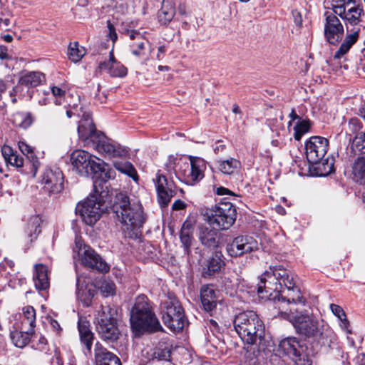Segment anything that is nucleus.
<instances>
[{
	"instance_id": "20",
	"label": "nucleus",
	"mask_w": 365,
	"mask_h": 365,
	"mask_svg": "<svg viewBox=\"0 0 365 365\" xmlns=\"http://www.w3.org/2000/svg\"><path fill=\"white\" fill-rule=\"evenodd\" d=\"M303 347L295 337H287L280 341L277 351L279 354L288 356L295 363H298L302 359H304Z\"/></svg>"
},
{
	"instance_id": "27",
	"label": "nucleus",
	"mask_w": 365,
	"mask_h": 365,
	"mask_svg": "<svg viewBox=\"0 0 365 365\" xmlns=\"http://www.w3.org/2000/svg\"><path fill=\"white\" fill-rule=\"evenodd\" d=\"M359 32L360 28L359 27L354 28L350 31L348 30V33L345 36V38L334 56V58L339 59L348 53L351 46L357 41Z\"/></svg>"
},
{
	"instance_id": "47",
	"label": "nucleus",
	"mask_w": 365,
	"mask_h": 365,
	"mask_svg": "<svg viewBox=\"0 0 365 365\" xmlns=\"http://www.w3.org/2000/svg\"><path fill=\"white\" fill-rule=\"evenodd\" d=\"M351 149L355 152L365 153V132L355 135L352 139Z\"/></svg>"
},
{
	"instance_id": "50",
	"label": "nucleus",
	"mask_w": 365,
	"mask_h": 365,
	"mask_svg": "<svg viewBox=\"0 0 365 365\" xmlns=\"http://www.w3.org/2000/svg\"><path fill=\"white\" fill-rule=\"evenodd\" d=\"M349 129L352 133V134L356 135L359 133L362 132L361 129L363 125L359 119L356 118H352L350 119L349 124Z\"/></svg>"
},
{
	"instance_id": "55",
	"label": "nucleus",
	"mask_w": 365,
	"mask_h": 365,
	"mask_svg": "<svg viewBox=\"0 0 365 365\" xmlns=\"http://www.w3.org/2000/svg\"><path fill=\"white\" fill-rule=\"evenodd\" d=\"M107 24H108V31H109V34H108L109 37L112 40L113 43H114L116 41L117 38H118V36H117V34L115 32V27L110 23V21H107Z\"/></svg>"
},
{
	"instance_id": "1",
	"label": "nucleus",
	"mask_w": 365,
	"mask_h": 365,
	"mask_svg": "<svg viewBox=\"0 0 365 365\" xmlns=\"http://www.w3.org/2000/svg\"><path fill=\"white\" fill-rule=\"evenodd\" d=\"M71 162L76 172L82 176H92L95 192L104 195V185L115 176V172L107 165L87 151L76 150L71 155Z\"/></svg>"
},
{
	"instance_id": "11",
	"label": "nucleus",
	"mask_w": 365,
	"mask_h": 365,
	"mask_svg": "<svg viewBox=\"0 0 365 365\" xmlns=\"http://www.w3.org/2000/svg\"><path fill=\"white\" fill-rule=\"evenodd\" d=\"M284 292H271L267 296H262V298L267 297L269 300H273L274 307L279 310V313L284 318H286L291 313H288V306L290 304H304L305 299L301 294L300 289L293 284L292 287H285Z\"/></svg>"
},
{
	"instance_id": "63",
	"label": "nucleus",
	"mask_w": 365,
	"mask_h": 365,
	"mask_svg": "<svg viewBox=\"0 0 365 365\" xmlns=\"http://www.w3.org/2000/svg\"><path fill=\"white\" fill-rule=\"evenodd\" d=\"M50 324H51V326L52 327V328L59 332L61 331V327H60V324H58V322L55 320V319H51V322H50Z\"/></svg>"
},
{
	"instance_id": "41",
	"label": "nucleus",
	"mask_w": 365,
	"mask_h": 365,
	"mask_svg": "<svg viewBox=\"0 0 365 365\" xmlns=\"http://www.w3.org/2000/svg\"><path fill=\"white\" fill-rule=\"evenodd\" d=\"M36 326V311L31 306H26L23 309V319L21 329L32 328Z\"/></svg>"
},
{
	"instance_id": "9",
	"label": "nucleus",
	"mask_w": 365,
	"mask_h": 365,
	"mask_svg": "<svg viewBox=\"0 0 365 365\" xmlns=\"http://www.w3.org/2000/svg\"><path fill=\"white\" fill-rule=\"evenodd\" d=\"M116 310L110 306H101L96 317V329L101 338L107 342L117 341L120 334L115 317Z\"/></svg>"
},
{
	"instance_id": "8",
	"label": "nucleus",
	"mask_w": 365,
	"mask_h": 365,
	"mask_svg": "<svg viewBox=\"0 0 365 365\" xmlns=\"http://www.w3.org/2000/svg\"><path fill=\"white\" fill-rule=\"evenodd\" d=\"M163 322L174 332L182 331L187 322L184 309L173 294H168L162 303Z\"/></svg>"
},
{
	"instance_id": "6",
	"label": "nucleus",
	"mask_w": 365,
	"mask_h": 365,
	"mask_svg": "<svg viewBox=\"0 0 365 365\" xmlns=\"http://www.w3.org/2000/svg\"><path fill=\"white\" fill-rule=\"evenodd\" d=\"M295 281L292 272L281 264L269 267L260 276V283L257 285L258 294L268 293L269 291L284 292L285 287H292Z\"/></svg>"
},
{
	"instance_id": "13",
	"label": "nucleus",
	"mask_w": 365,
	"mask_h": 365,
	"mask_svg": "<svg viewBox=\"0 0 365 365\" xmlns=\"http://www.w3.org/2000/svg\"><path fill=\"white\" fill-rule=\"evenodd\" d=\"M93 142L88 145L98 152L104 153L109 157H125L128 150L118 143L108 138L103 133L93 137Z\"/></svg>"
},
{
	"instance_id": "25",
	"label": "nucleus",
	"mask_w": 365,
	"mask_h": 365,
	"mask_svg": "<svg viewBox=\"0 0 365 365\" xmlns=\"http://www.w3.org/2000/svg\"><path fill=\"white\" fill-rule=\"evenodd\" d=\"M97 293L96 288L92 284L84 285L81 282V279L77 277L76 279V294L78 298L86 306L91 305V302L96 294Z\"/></svg>"
},
{
	"instance_id": "61",
	"label": "nucleus",
	"mask_w": 365,
	"mask_h": 365,
	"mask_svg": "<svg viewBox=\"0 0 365 365\" xmlns=\"http://www.w3.org/2000/svg\"><path fill=\"white\" fill-rule=\"evenodd\" d=\"M172 207L173 210H179L185 207V203L180 200H178L173 204Z\"/></svg>"
},
{
	"instance_id": "35",
	"label": "nucleus",
	"mask_w": 365,
	"mask_h": 365,
	"mask_svg": "<svg viewBox=\"0 0 365 365\" xmlns=\"http://www.w3.org/2000/svg\"><path fill=\"white\" fill-rule=\"evenodd\" d=\"M24 329V331H14L11 333V338L14 344L19 348L26 346L31 340V336L34 333V329L32 328L26 327Z\"/></svg>"
},
{
	"instance_id": "40",
	"label": "nucleus",
	"mask_w": 365,
	"mask_h": 365,
	"mask_svg": "<svg viewBox=\"0 0 365 365\" xmlns=\"http://www.w3.org/2000/svg\"><path fill=\"white\" fill-rule=\"evenodd\" d=\"M67 55L70 61L77 63L86 55V49L75 41L68 45Z\"/></svg>"
},
{
	"instance_id": "14",
	"label": "nucleus",
	"mask_w": 365,
	"mask_h": 365,
	"mask_svg": "<svg viewBox=\"0 0 365 365\" xmlns=\"http://www.w3.org/2000/svg\"><path fill=\"white\" fill-rule=\"evenodd\" d=\"M259 249L257 240L250 235H240L227 245L226 250L232 257H237Z\"/></svg>"
},
{
	"instance_id": "36",
	"label": "nucleus",
	"mask_w": 365,
	"mask_h": 365,
	"mask_svg": "<svg viewBox=\"0 0 365 365\" xmlns=\"http://www.w3.org/2000/svg\"><path fill=\"white\" fill-rule=\"evenodd\" d=\"M353 179L361 185H365V157H359L352 167Z\"/></svg>"
},
{
	"instance_id": "29",
	"label": "nucleus",
	"mask_w": 365,
	"mask_h": 365,
	"mask_svg": "<svg viewBox=\"0 0 365 365\" xmlns=\"http://www.w3.org/2000/svg\"><path fill=\"white\" fill-rule=\"evenodd\" d=\"M78 328L81 341L86 346L88 352L91 353L94 335L90 329L89 322L86 320L80 319L78 321Z\"/></svg>"
},
{
	"instance_id": "33",
	"label": "nucleus",
	"mask_w": 365,
	"mask_h": 365,
	"mask_svg": "<svg viewBox=\"0 0 365 365\" xmlns=\"http://www.w3.org/2000/svg\"><path fill=\"white\" fill-rule=\"evenodd\" d=\"M175 14V7L171 0H164L162 7L158 11V17L161 24L166 25L173 19Z\"/></svg>"
},
{
	"instance_id": "58",
	"label": "nucleus",
	"mask_w": 365,
	"mask_h": 365,
	"mask_svg": "<svg viewBox=\"0 0 365 365\" xmlns=\"http://www.w3.org/2000/svg\"><path fill=\"white\" fill-rule=\"evenodd\" d=\"M292 14L294 19V21L296 24V25L298 26H302V18L301 14L297 10L292 11Z\"/></svg>"
},
{
	"instance_id": "48",
	"label": "nucleus",
	"mask_w": 365,
	"mask_h": 365,
	"mask_svg": "<svg viewBox=\"0 0 365 365\" xmlns=\"http://www.w3.org/2000/svg\"><path fill=\"white\" fill-rule=\"evenodd\" d=\"M310 128L309 120H299L294 127V138L297 140H299L302 135L307 133Z\"/></svg>"
},
{
	"instance_id": "12",
	"label": "nucleus",
	"mask_w": 365,
	"mask_h": 365,
	"mask_svg": "<svg viewBox=\"0 0 365 365\" xmlns=\"http://www.w3.org/2000/svg\"><path fill=\"white\" fill-rule=\"evenodd\" d=\"M190 165L184 163L180 165L178 175H182L183 180L189 185L198 182L204 178V171L206 169V162L204 159L190 156Z\"/></svg>"
},
{
	"instance_id": "60",
	"label": "nucleus",
	"mask_w": 365,
	"mask_h": 365,
	"mask_svg": "<svg viewBox=\"0 0 365 365\" xmlns=\"http://www.w3.org/2000/svg\"><path fill=\"white\" fill-rule=\"evenodd\" d=\"M166 51L165 46L163 45L158 48L157 59L161 61L163 58V54Z\"/></svg>"
},
{
	"instance_id": "15",
	"label": "nucleus",
	"mask_w": 365,
	"mask_h": 365,
	"mask_svg": "<svg viewBox=\"0 0 365 365\" xmlns=\"http://www.w3.org/2000/svg\"><path fill=\"white\" fill-rule=\"evenodd\" d=\"M153 180L155 186L158 203L162 207H167L172 197L176 195L173 181L169 180L160 171L156 173Z\"/></svg>"
},
{
	"instance_id": "44",
	"label": "nucleus",
	"mask_w": 365,
	"mask_h": 365,
	"mask_svg": "<svg viewBox=\"0 0 365 365\" xmlns=\"http://www.w3.org/2000/svg\"><path fill=\"white\" fill-rule=\"evenodd\" d=\"M114 168L122 173L126 174L133 179L137 180V172L130 162L117 161L113 163Z\"/></svg>"
},
{
	"instance_id": "23",
	"label": "nucleus",
	"mask_w": 365,
	"mask_h": 365,
	"mask_svg": "<svg viewBox=\"0 0 365 365\" xmlns=\"http://www.w3.org/2000/svg\"><path fill=\"white\" fill-rule=\"evenodd\" d=\"M96 365H121L120 359L97 342L94 349Z\"/></svg>"
},
{
	"instance_id": "59",
	"label": "nucleus",
	"mask_w": 365,
	"mask_h": 365,
	"mask_svg": "<svg viewBox=\"0 0 365 365\" xmlns=\"http://www.w3.org/2000/svg\"><path fill=\"white\" fill-rule=\"evenodd\" d=\"M9 55L7 53V48L6 46H0V59L5 60L9 59Z\"/></svg>"
},
{
	"instance_id": "2",
	"label": "nucleus",
	"mask_w": 365,
	"mask_h": 365,
	"mask_svg": "<svg viewBox=\"0 0 365 365\" xmlns=\"http://www.w3.org/2000/svg\"><path fill=\"white\" fill-rule=\"evenodd\" d=\"M112 210L122 224L125 236L131 239L139 238L145 222L141 204L139 202H130L125 194L120 192L115 195Z\"/></svg>"
},
{
	"instance_id": "10",
	"label": "nucleus",
	"mask_w": 365,
	"mask_h": 365,
	"mask_svg": "<svg viewBox=\"0 0 365 365\" xmlns=\"http://www.w3.org/2000/svg\"><path fill=\"white\" fill-rule=\"evenodd\" d=\"M104 189L106 192L104 195H101L99 192H94L90 195L82 203H78L76 207V212L78 214L82 220L88 225L92 226L99 220L103 210L101 209L102 202L108 195V187L104 185Z\"/></svg>"
},
{
	"instance_id": "32",
	"label": "nucleus",
	"mask_w": 365,
	"mask_h": 365,
	"mask_svg": "<svg viewBox=\"0 0 365 365\" xmlns=\"http://www.w3.org/2000/svg\"><path fill=\"white\" fill-rule=\"evenodd\" d=\"M35 287L38 290H46L49 287L47 267L42 264L35 266V274L34 275Z\"/></svg>"
},
{
	"instance_id": "26",
	"label": "nucleus",
	"mask_w": 365,
	"mask_h": 365,
	"mask_svg": "<svg viewBox=\"0 0 365 365\" xmlns=\"http://www.w3.org/2000/svg\"><path fill=\"white\" fill-rule=\"evenodd\" d=\"M201 303L206 312H212L217 306V297L212 285H203L200 289Z\"/></svg>"
},
{
	"instance_id": "22",
	"label": "nucleus",
	"mask_w": 365,
	"mask_h": 365,
	"mask_svg": "<svg viewBox=\"0 0 365 365\" xmlns=\"http://www.w3.org/2000/svg\"><path fill=\"white\" fill-rule=\"evenodd\" d=\"M79 138L88 146L93 142V137L98 135L101 132L98 131L95 127L90 114H83V118L79 121L78 126Z\"/></svg>"
},
{
	"instance_id": "28",
	"label": "nucleus",
	"mask_w": 365,
	"mask_h": 365,
	"mask_svg": "<svg viewBox=\"0 0 365 365\" xmlns=\"http://www.w3.org/2000/svg\"><path fill=\"white\" fill-rule=\"evenodd\" d=\"M224 265L222 255L221 252H215L207 260V264L202 269V276L204 277H210L220 271Z\"/></svg>"
},
{
	"instance_id": "43",
	"label": "nucleus",
	"mask_w": 365,
	"mask_h": 365,
	"mask_svg": "<svg viewBox=\"0 0 365 365\" xmlns=\"http://www.w3.org/2000/svg\"><path fill=\"white\" fill-rule=\"evenodd\" d=\"M240 166V161L235 158L219 161V170L226 175L233 174Z\"/></svg>"
},
{
	"instance_id": "57",
	"label": "nucleus",
	"mask_w": 365,
	"mask_h": 365,
	"mask_svg": "<svg viewBox=\"0 0 365 365\" xmlns=\"http://www.w3.org/2000/svg\"><path fill=\"white\" fill-rule=\"evenodd\" d=\"M216 194L218 195H230V196H235V194L232 191L230 190L229 189L224 187H219L216 189L215 191Z\"/></svg>"
},
{
	"instance_id": "51",
	"label": "nucleus",
	"mask_w": 365,
	"mask_h": 365,
	"mask_svg": "<svg viewBox=\"0 0 365 365\" xmlns=\"http://www.w3.org/2000/svg\"><path fill=\"white\" fill-rule=\"evenodd\" d=\"M100 289L104 297H108L115 293V284L112 282H103Z\"/></svg>"
},
{
	"instance_id": "5",
	"label": "nucleus",
	"mask_w": 365,
	"mask_h": 365,
	"mask_svg": "<svg viewBox=\"0 0 365 365\" xmlns=\"http://www.w3.org/2000/svg\"><path fill=\"white\" fill-rule=\"evenodd\" d=\"M233 324L239 336L247 344H255L263 337L264 324L254 311L239 313L235 316Z\"/></svg>"
},
{
	"instance_id": "42",
	"label": "nucleus",
	"mask_w": 365,
	"mask_h": 365,
	"mask_svg": "<svg viewBox=\"0 0 365 365\" xmlns=\"http://www.w3.org/2000/svg\"><path fill=\"white\" fill-rule=\"evenodd\" d=\"M362 15H364V9L359 6H354L348 8L344 20L351 25L356 26L361 21Z\"/></svg>"
},
{
	"instance_id": "54",
	"label": "nucleus",
	"mask_w": 365,
	"mask_h": 365,
	"mask_svg": "<svg viewBox=\"0 0 365 365\" xmlns=\"http://www.w3.org/2000/svg\"><path fill=\"white\" fill-rule=\"evenodd\" d=\"M213 150L215 153L217 155L222 154L225 153L226 150V145L224 143L223 140H219L213 145Z\"/></svg>"
},
{
	"instance_id": "21",
	"label": "nucleus",
	"mask_w": 365,
	"mask_h": 365,
	"mask_svg": "<svg viewBox=\"0 0 365 365\" xmlns=\"http://www.w3.org/2000/svg\"><path fill=\"white\" fill-rule=\"evenodd\" d=\"M41 181L51 193H58L63 189V175L58 168L46 169Z\"/></svg>"
},
{
	"instance_id": "24",
	"label": "nucleus",
	"mask_w": 365,
	"mask_h": 365,
	"mask_svg": "<svg viewBox=\"0 0 365 365\" xmlns=\"http://www.w3.org/2000/svg\"><path fill=\"white\" fill-rule=\"evenodd\" d=\"M198 237L201 243L210 249L215 248L218 245L219 234L215 227L214 228L206 226L200 227Z\"/></svg>"
},
{
	"instance_id": "52",
	"label": "nucleus",
	"mask_w": 365,
	"mask_h": 365,
	"mask_svg": "<svg viewBox=\"0 0 365 365\" xmlns=\"http://www.w3.org/2000/svg\"><path fill=\"white\" fill-rule=\"evenodd\" d=\"M12 83L13 80L9 76L4 79L0 78V101L2 98V93H5Z\"/></svg>"
},
{
	"instance_id": "53",
	"label": "nucleus",
	"mask_w": 365,
	"mask_h": 365,
	"mask_svg": "<svg viewBox=\"0 0 365 365\" xmlns=\"http://www.w3.org/2000/svg\"><path fill=\"white\" fill-rule=\"evenodd\" d=\"M330 308L332 313L339 319H341L343 317H345L346 314L340 306L335 304H331L330 305Z\"/></svg>"
},
{
	"instance_id": "37",
	"label": "nucleus",
	"mask_w": 365,
	"mask_h": 365,
	"mask_svg": "<svg viewBox=\"0 0 365 365\" xmlns=\"http://www.w3.org/2000/svg\"><path fill=\"white\" fill-rule=\"evenodd\" d=\"M34 118L31 113L17 111L12 116V123L16 126L26 129L32 124Z\"/></svg>"
},
{
	"instance_id": "64",
	"label": "nucleus",
	"mask_w": 365,
	"mask_h": 365,
	"mask_svg": "<svg viewBox=\"0 0 365 365\" xmlns=\"http://www.w3.org/2000/svg\"><path fill=\"white\" fill-rule=\"evenodd\" d=\"M341 322V327L343 328V329H347L349 326V320L347 319L346 318V316L345 315V317H343L341 318V319H340Z\"/></svg>"
},
{
	"instance_id": "39",
	"label": "nucleus",
	"mask_w": 365,
	"mask_h": 365,
	"mask_svg": "<svg viewBox=\"0 0 365 365\" xmlns=\"http://www.w3.org/2000/svg\"><path fill=\"white\" fill-rule=\"evenodd\" d=\"M19 148L21 152L26 155L27 159L30 161L32 165L34 170V175H36V171L40 165V162L38 158L35 156L34 153L31 147L27 145L24 142H19Z\"/></svg>"
},
{
	"instance_id": "49",
	"label": "nucleus",
	"mask_w": 365,
	"mask_h": 365,
	"mask_svg": "<svg viewBox=\"0 0 365 365\" xmlns=\"http://www.w3.org/2000/svg\"><path fill=\"white\" fill-rule=\"evenodd\" d=\"M145 41H147L143 38V40L133 43L130 46L131 53L133 55L139 58H144L146 61L148 57L146 56L145 51Z\"/></svg>"
},
{
	"instance_id": "3",
	"label": "nucleus",
	"mask_w": 365,
	"mask_h": 365,
	"mask_svg": "<svg viewBox=\"0 0 365 365\" xmlns=\"http://www.w3.org/2000/svg\"><path fill=\"white\" fill-rule=\"evenodd\" d=\"M294 326L297 333L305 337L320 336L322 342L330 346L334 343L336 336L334 331L325 324L323 320L318 319L307 311L292 313L286 317Z\"/></svg>"
},
{
	"instance_id": "16",
	"label": "nucleus",
	"mask_w": 365,
	"mask_h": 365,
	"mask_svg": "<svg viewBox=\"0 0 365 365\" xmlns=\"http://www.w3.org/2000/svg\"><path fill=\"white\" fill-rule=\"evenodd\" d=\"M329 146L327 138L321 136L311 137L305 144L306 158L310 164H317L325 156Z\"/></svg>"
},
{
	"instance_id": "18",
	"label": "nucleus",
	"mask_w": 365,
	"mask_h": 365,
	"mask_svg": "<svg viewBox=\"0 0 365 365\" xmlns=\"http://www.w3.org/2000/svg\"><path fill=\"white\" fill-rule=\"evenodd\" d=\"M324 36L327 41L336 45L342 38L344 26L338 17L329 11L325 12Z\"/></svg>"
},
{
	"instance_id": "17",
	"label": "nucleus",
	"mask_w": 365,
	"mask_h": 365,
	"mask_svg": "<svg viewBox=\"0 0 365 365\" xmlns=\"http://www.w3.org/2000/svg\"><path fill=\"white\" fill-rule=\"evenodd\" d=\"M103 71H106L113 78H123L128 74L127 68L115 58L113 48L109 51V58L108 60L99 61L95 73L98 76Z\"/></svg>"
},
{
	"instance_id": "34",
	"label": "nucleus",
	"mask_w": 365,
	"mask_h": 365,
	"mask_svg": "<svg viewBox=\"0 0 365 365\" xmlns=\"http://www.w3.org/2000/svg\"><path fill=\"white\" fill-rule=\"evenodd\" d=\"M2 155L6 164L16 168H21L24 164V158L17 151H14L10 146L4 145L1 148Z\"/></svg>"
},
{
	"instance_id": "45",
	"label": "nucleus",
	"mask_w": 365,
	"mask_h": 365,
	"mask_svg": "<svg viewBox=\"0 0 365 365\" xmlns=\"http://www.w3.org/2000/svg\"><path fill=\"white\" fill-rule=\"evenodd\" d=\"M171 356V348L165 344H159L153 353V359L169 361Z\"/></svg>"
},
{
	"instance_id": "19",
	"label": "nucleus",
	"mask_w": 365,
	"mask_h": 365,
	"mask_svg": "<svg viewBox=\"0 0 365 365\" xmlns=\"http://www.w3.org/2000/svg\"><path fill=\"white\" fill-rule=\"evenodd\" d=\"M81 255V263L86 267L100 272L109 271V266L106 261L91 247L84 245Z\"/></svg>"
},
{
	"instance_id": "31",
	"label": "nucleus",
	"mask_w": 365,
	"mask_h": 365,
	"mask_svg": "<svg viewBox=\"0 0 365 365\" xmlns=\"http://www.w3.org/2000/svg\"><path fill=\"white\" fill-rule=\"evenodd\" d=\"M45 79L44 75L39 71L23 73L19 80V84L27 88L36 87Z\"/></svg>"
},
{
	"instance_id": "62",
	"label": "nucleus",
	"mask_w": 365,
	"mask_h": 365,
	"mask_svg": "<svg viewBox=\"0 0 365 365\" xmlns=\"http://www.w3.org/2000/svg\"><path fill=\"white\" fill-rule=\"evenodd\" d=\"M52 93L54 96L61 97L65 94V91L58 87L54 86L52 88Z\"/></svg>"
},
{
	"instance_id": "38",
	"label": "nucleus",
	"mask_w": 365,
	"mask_h": 365,
	"mask_svg": "<svg viewBox=\"0 0 365 365\" xmlns=\"http://www.w3.org/2000/svg\"><path fill=\"white\" fill-rule=\"evenodd\" d=\"M41 219L38 215H34L29 220L26 232L31 242L36 240L38 235L41 232Z\"/></svg>"
},
{
	"instance_id": "30",
	"label": "nucleus",
	"mask_w": 365,
	"mask_h": 365,
	"mask_svg": "<svg viewBox=\"0 0 365 365\" xmlns=\"http://www.w3.org/2000/svg\"><path fill=\"white\" fill-rule=\"evenodd\" d=\"M193 225L190 221H185L181 227L180 233V242L183 246L184 252L186 255H190L191 250L190 247L192 243L193 237Z\"/></svg>"
},
{
	"instance_id": "4",
	"label": "nucleus",
	"mask_w": 365,
	"mask_h": 365,
	"mask_svg": "<svg viewBox=\"0 0 365 365\" xmlns=\"http://www.w3.org/2000/svg\"><path fill=\"white\" fill-rule=\"evenodd\" d=\"M130 322L132 331L138 336L163 331L150 300L144 294L135 298L130 312Z\"/></svg>"
},
{
	"instance_id": "46",
	"label": "nucleus",
	"mask_w": 365,
	"mask_h": 365,
	"mask_svg": "<svg viewBox=\"0 0 365 365\" xmlns=\"http://www.w3.org/2000/svg\"><path fill=\"white\" fill-rule=\"evenodd\" d=\"M336 4L331 5V9L333 13L336 16H339L342 19H344V16L347 12L348 6L354 3L352 0H337Z\"/></svg>"
},
{
	"instance_id": "7",
	"label": "nucleus",
	"mask_w": 365,
	"mask_h": 365,
	"mask_svg": "<svg viewBox=\"0 0 365 365\" xmlns=\"http://www.w3.org/2000/svg\"><path fill=\"white\" fill-rule=\"evenodd\" d=\"M227 199H221L217 205L206 212V220L210 225L224 230L234 224L237 215L236 209Z\"/></svg>"
},
{
	"instance_id": "56",
	"label": "nucleus",
	"mask_w": 365,
	"mask_h": 365,
	"mask_svg": "<svg viewBox=\"0 0 365 365\" xmlns=\"http://www.w3.org/2000/svg\"><path fill=\"white\" fill-rule=\"evenodd\" d=\"M127 33L129 38L132 40H137L138 41L143 40V35L139 31L135 30H128Z\"/></svg>"
}]
</instances>
